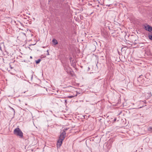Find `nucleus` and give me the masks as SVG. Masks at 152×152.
Returning <instances> with one entry per match:
<instances>
[{"mask_svg": "<svg viewBox=\"0 0 152 152\" xmlns=\"http://www.w3.org/2000/svg\"><path fill=\"white\" fill-rule=\"evenodd\" d=\"M66 134V133L64 132H62L61 134L57 143V148H59L61 146L63 141L65 138Z\"/></svg>", "mask_w": 152, "mask_h": 152, "instance_id": "f257e3e1", "label": "nucleus"}, {"mask_svg": "<svg viewBox=\"0 0 152 152\" xmlns=\"http://www.w3.org/2000/svg\"><path fill=\"white\" fill-rule=\"evenodd\" d=\"M14 134L17 136H19L20 138H23V133L18 127L14 129Z\"/></svg>", "mask_w": 152, "mask_h": 152, "instance_id": "f03ea898", "label": "nucleus"}, {"mask_svg": "<svg viewBox=\"0 0 152 152\" xmlns=\"http://www.w3.org/2000/svg\"><path fill=\"white\" fill-rule=\"evenodd\" d=\"M145 29L150 32H152V27L149 25L145 26Z\"/></svg>", "mask_w": 152, "mask_h": 152, "instance_id": "7ed1b4c3", "label": "nucleus"}, {"mask_svg": "<svg viewBox=\"0 0 152 152\" xmlns=\"http://www.w3.org/2000/svg\"><path fill=\"white\" fill-rule=\"evenodd\" d=\"M52 42L55 45L57 44L58 43L57 40L56 39H53L52 40Z\"/></svg>", "mask_w": 152, "mask_h": 152, "instance_id": "20e7f679", "label": "nucleus"}, {"mask_svg": "<svg viewBox=\"0 0 152 152\" xmlns=\"http://www.w3.org/2000/svg\"><path fill=\"white\" fill-rule=\"evenodd\" d=\"M144 43H139V45H138L139 46V47H143L144 46Z\"/></svg>", "mask_w": 152, "mask_h": 152, "instance_id": "39448f33", "label": "nucleus"}, {"mask_svg": "<svg viewBox=\"0 0 152 152\" xmlns=\"http://www.w3.org/2000/svg\"><path fill=\"white\" fill-rule=\"evenodd\" d=\"M148 37L150 39L152 40V34L150 35L149 34Z\"/></svg>", "mask_w": 152, "mask_h": 152, "instance_id": "423d86ee", "label": "nucleus"}, {"mask_svg": "<svg viewBox=\"0 0 152 152\" xmlns=\"http://www.w3.org/2000/svg\"><path fill=\"white\" fill-rule=\"evenodd\" d=\"M40 59H38L36 61V63L37 64H38L41 61Z\"/></svg>", "mask_w": 152, "mask_h": 152, "instance_id": "0eeeda50", "label": "nucleus"}, {"mask_svg": "<svg viewBox=\"0 0 152 152\" xmlns=\"http://www.w3.org/2000/svg\"><path fill=\"white\" fill-rule=\"evenodd\" d=\"M11 151H12V152H15V148L13 147L12 148H11Z\"/></svg>", "mask_w": 152, "mask_h": 152, "instance_id": "6e6552de", "label": "nucleus"}, {"mask_svg": "<svg viewBox=\"0 0 152 152\" xmlns=\"http://www.w3.org/2000/svg\"><path fill=\"white\" fill-rule=\"evenodd\" d=\"M148 130L149 131H152V126L150 127L148 129Z\"/></svg>", "mask_w": 152, "mask_h": 152, "instance_id": "1a4fd4ad", "label": "nucleus"}, {"mask_svg": "<svg viewBox=\"0 0 152 152\" xmlns=\"http://www.w3.org/2000/svg\"><path fill=\"white\" fill-rule=\"evenodd\" d=\"M75 96H68V97L69 98H72L74 97Z\"/></svg>", "mask_w": 152, "mask_h": 152, "instance_id": "9d476101", "label": "nucleus"}, {"mask_svg": "<svg viewBox=\"0 0 152 152\" xmlns=\"http://www.w3.org/2000/svg\"><path fill=\"white\" fill-rule=\"evenodd\" d=\"M68 129V128L64 129L63 130V131L62 132H65L66 133L65 131L67 130Z\"/></svg>", "mask_w": 152, "mask_h": 152, "instance_id": "9b49d317", "label": "nucleus"}, {"mask_svg": "<svg viewBox=\"0 0 152 152\" xmlns=\"http://www.w3.org/2000/svg\"><path fill=\"white\" fill-rule=\"evenodd\" d=\"M147 94H148L149 97H150L151 96V92L150 93H147Z\"/></svg>", "mask_w": 152, "mask_h": 152, "instance_id": "f8f14e48", "label": "nucleus"}, {"mask_svg": "<svg viewBox=\"0 0 152 152\" xmlns=\"http://www.w3.org/2000/svg\"><path fill=\"white\" fill-rule=\"evenodd\" d=\"M116 118H114V120L113 121V122H115L116 121Z\"/></svg>", "mask_w": 152, "mask_h": 152, "instance_id": "ddd939ff", "label": "nucleus"}, {"mask_svg": "<svg viewBox=\"0 0 152 152\" xmlns=\"http://www.w3.org/2000/svg\"><path fill=\"white\" fill-rule=\"evenodd\" d=\"M143 102H144V103H146V101L145 100H144Z\"/></svg>", "mask_w": 152, "mask_h": 152, "instance_id": "4468645a", "label": "nucleus"}, {"mask_svg": "<svg viewBox=\"0 0 152 152\" xmlns=\"http://www.w3.org/2000/svg\"><path fill=\"white\" fill-rule=\"evenodd\" d=\"M12 109L14 111V112H15V111H14V109H13V108H12Z\"/></svg>", "mask_w": 152, "mask_h": 152, "instance_id": "2eb2a0df", "label": "nucleus"}, {"mask_svg": "<svg viewBox=\"0 0 152 152\" xmlns=\"http://www.w3.org/2000/svg\"><path fill=\"white\" fill-rule=\"evenodd\" d=\"M30 58H32V56H31L30 57Z\"/></svg>", "mask_w": 152, "mask_h": 152, "instance_id": "dca6fc26", "label": "nucleus"}, {"mask_svg": "<svg viewBox=\"0 0 152 152\" xmlns=\"http://www.w3.org/2000/svg\"><path fill=\"white\" fill-rule=\"evenodd\" d=\"M65 102H66V100H65Z\"/></svg>", "mask_w": 152, "mask_h": 152, "instance_id": "f3484780", "label": "nucleus"}, {"mask_svg": "<svg viewBox=\"0 0 152 152\" xmlns=\"http://www.w3.org/2000/svg\"><path fill=\"white\" fill-rule=\"evenodd\" d=\"M77 96V94H76L75 95V96Z\"/></svg>", "mask_w": 152, "mask_h": 152, "instance_id": "a211bd4d", "label": "nucleus"}, {"mask_svg": "<svg viewBox=\"0 0 152 152\" xmlns=\"http://www.w3.org/2000/svg\"><path fill=\"white\" fill-rule=\"evenodd\" d=\"M50 0L49 1V2H50Z\"/></svg>", "mask_w": 152, "mask_h": 152, "instance_id": "6ab92c4d", "label": "nucleus"}]
</instances>
